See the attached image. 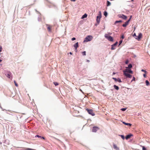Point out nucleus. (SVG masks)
Returning <instances> with one entry per match:
<instances>
[{"label":"nucleus","instance_id":"nucleus-1","mask_svg":"<svg viewBox=\"0 0 150 150\" xmlns=\"http://www.w3.org/2000/svg\"><path fill=\"white\" fill-rule=\"evenodd\" d=\"M93 38V37L92 36L88 35L85 38L83 42L90 41L92 40Z\"/></svg>","mask_w":150,"mask_h":150},{"label":"nucleus","instance_id":"nucleus-2","mask_svg":"<svg viewBox=\"0 0 150 150\" xmlns=\"http://www.w3.org/2000/svg\"><path fill=\"white\" fill-rule=\"evenodd\" d=\"M105 36L106 38L108 40L110 41H113V39L112 37L108 35L105 34Z\"/></svg>","mask_w":150,"mask_h":150},{"label":"nucleus","instance_id":"nucleus-3","mask_svg":"<svg viewBox=\"0 0 150 150\" xmlns=\"http://www.w3.org/2000/svg\"><path fill=\"white\" fill-rule=\"evenodd\" d=\"M86 110L88 112V113L93 116L95 115V114L93 112V110L92 109L89 110L88 108H86Z\"/></svg>","mask_w":150,"mask_h":150},{"label":"nucleus","instance_id":"nucleus-4","mask_svg":"<svg viewBox=\"0 0 150 150\" xmlns=\"http://www.w3.org/2000/svg\"><path fill=\"white\" fill-rule=\"evenodd\" d=\"M123 72H125L126 73H129L131 74H132L133 73V72L130 69L128 68H127Z\"/></svg>","mask_w":150,"mask_h":150},{"label":"nucleus","instance_id":"nucleus-5","mask_svg":"<svg viewBox=\"0 0 150 150\" xmlns=\"http://www.w3.org/2000/svg\"><path fill=\"white\" fill-rule=\"evenodd\" d=\"M99 129V128L96 126L93 127L92 131L93 132H96Z\"/></svg>","mask_w":150,"mask_h":150},{"label":"nucleus","instance_id":"nucleus-6","mask_svg":"<svg viewBox=\"0 0 150 150\" xmlns=\"http://www.w3.org/2000/svg\"><path fill=\"white\" fill-rule=\"evenodd\" d=\"M119 18H122L124 20H126L127 18V16L124 15L123 14H120L118 16Z\"/></svg>","mask_w":150,"mask_h":150},{"label":"nucleus","instance_id":"nucleus-7","mask_svg":"<svg viewBox=\"0 0 150 150\" xmlns=\"http://www.w3.org/2000/svg\"><path fill=\"white\" fill-rule=\"evenodd\" d=\"M124 74L127 78H131L132 77V75L130 74H129L125 73V72H123Z\"/></svg>","mask_w":150,"mask_h":150},{"label":"nucleus","instance_id":"nucleus-8","mask_svg":"<svg viewBox=\"0 0 150 150\" xmlns=\"http://www.w3.org/2000/svg\"><path fill=\"white\" fill-rule=\"evenodd\" d=\"M142 35L141 33H140L139 34L138 36H137V37L135 38L136 39L139 40H140L141 38H142Z\"/></svg>","mask_w":150,"mask_h":150},{"label":"nucleus","instance_id":"nucleus-9","mask_svg":"<svg viewBox=\"0 0 150 150\" xmlns=\"http://www.w3.org/2000/svg\"><path fill=\"white\" fill-rule=\"evenodd\" d=\"M100 18H101L99 16H97V17L96 21H97L98 24L99 23Z\"/></svg>","mask_w":150,"mask_h":150},{"label":"nucleus","instance_id":"nucleus-10","mask_svg":"<svg viewBox=\"0 0 150 150\" xmlns=\"http://www.w3.org/2000/svg\"><path fill=\"white\" fill-rule=\"evenodd\" d=\"M47 29L49 32H50L51 30L52 26L49 25H47Z\"/></svg>","mask_w":150,"mask_h":150},{"label":"nucleus","instance_id":"nucleus-11","mask_svg":"<svg viewBox=\"0 0 150 150\" xmlns=\"http://www.w3.org/2000/svg\"><path fill=\"white\" fill-rule=\"evenodd\" d=\"M132 136L133 135L132 134H129L127 135L126 137L125 138L126 139H128Z\"/></svg>","mask_w":150,"mask_h":150},{"label":"nucleus","instance_id":"nucleus-12","mask_svg":"<svg viewBox=\"0 0 150 150\" xmlns=\"http://www.w3.org/2000/svg\"><path fill=\"white\" fill-rule=\"evenodd\" d=\"M78 47H79V45H78V42H76L74 45V47L76 49V50L77 48Z\"/></svg>","mask_w":150,"mask_h":150},{"label":"nucleus","instance_id":"nucleus-13","mask_svg":"<svg viewBox=\"0 0 150 150\" xmlns=\"http://www.w3.org/2000/svg\"><path fill=\"white\" fill-rule=\"evenodd\" d=\"M128 24V21H126L124 24H123L122 26L124 27H126Z\"/></svg>","mask_w":150,"mask_h":150},{"label":"nucleus","instance_id":"nucleus-14","mask_svg":"<svg viewBox=\"0 0 150 150\" xmlns=\"http://www.w3.org/2000/svg\"><path fill=\"white\" fill-rule=\"evenodd\" d=\"M113 148H114L116 150H118V149H119V148L117 147V145L115 144H114L113 145Z\"/></svg>","mask_w":150,"mask_h":150},{"label":"nucleus","instance_id":"nucleus-15","mask_svg":"<svg viewBox=\"0 0 150 150\" xmlns=\"http://www.w3.org/2000/svg\"><path fill=\"white\" fill-rule=\"evenodd\" d=\"M87 15L86 13L84 15H83L82 17V18H84L87 17Z\"/></svg>","mask_w":150,"mask_h":150},{"label":"nucleus","instance_id":"nucleus-16","mask_svg":"<svg viewBox=\"0 0 150 150\" xmlns=\"http://www.w3.org/2000/svg\"><path fill=\"white\" fill-rule=\"evenodd\" d=\"M111 46V50H114L115 49V46H114L113 45H112Z\"/></svg>","mask_w":150,"mask_h":150},{"label":"nucleus","instance_id":"nucleus-17","mask_svg":"<svg viewBox=\"0 0 150 150\" xmlns=\"http://www.w3.org/2000/svg\"><path fill=\"white\" fill-rule=\"evenodd\" d=\"M114 88L117 90H118L119 89V88L118 86H116L115 85L114 86Z\"/></svg>","mask_w":150,"mask_h":150},{"label":"nucleus","instance_id":"nucleus-18","mask_svg":"<svg viewBox=\"0 0 150 150\" xmlns=\"http://www.w3.org/2000/svg\"><path fill=\"white\" fill-rule=\"evenodd\" d=\"M123 123L124 124H125L126 125H129V126H131L132 125L130 123H126L125 122H123Z\"/></svg>","mask_w":150,"mask_h":150},{"label":"nucleus","instance_id":"nucleus-19","mask_svg":"<svg viewBox=\"0 0 150 150\" xmlns=\"http://www.w3.org/2000/svg\"><path fill=\"white\" fill-rule=\"evenodd\" d=\"M145 82H146V86H148L149 85V81H148L147 80H146Z\"/></svg>","mask_w":150,"mask_h":150},{"label":"nucleus","instance_id":"nucleus-20","mask_svg":"<svg viewBox=\"0 0 150 150\" xmlns=\"http://www.w3.org/2000/svg\"><path fill=\"white\" fill-rule=\"evenodd\" d=\"M132 67V64H130L128 65V67H127V68L128 69H130Z\"/></svg>","mask_w":150,"mask_h":150},{"label":"nucleus","instance_id":"nucleus-21","mask_svg":"<svg viewBox=\"0 0 150 150\" xmlns=\"http://www.w3.org/2000/svg\"><path fill=\"white\" fill-rule=\"evenodd\" d=\"M110 5H111V3H110V2L108 1H107V6H110Z\"/></svg>","mask_w":150,"mask_h":150},{"label":"nucleus","instance_id":"nucleus-22","mask_svg":"<svg viewBox=\"0 0 150 150\" xmlns=\"http://www.w3.org/2000/svg\"><path fill=\"white\" fill-rule=\"evenodd\" d=\"M122 22V21L120 20V21H116L115 22V23L116 24L118 23H121Z\"/></svg>","mask_w":150,"mask_h":150},{"label":"nucleus","instance_id":"nucleus-23","mask_svg":"<svg viewBox=\"0 0 150 150\" xmlns=\"http://www.w3.org/2000/svg\"><path fill=\"white\" fill-rule=\"evenodd\" d=\"M53 83L55 86H58L59 85V83L57 82H54Z\"/></svg>","mask_w":150,"mask_h":150},{"label":"nucleus","instance_id":"nucleus-24","mask_svg":"<svg viewBox=\"0 0 150 150\" xmlns=\"http://www.w3.org/2000/svg\"><path fill=\"white\" fill-rule=\"evenodd\" d=\"M117 81H118L120 83L122 82L121 79L119 78H117Z\"/></svg>","mask_w":150,"mask_h":150},{"label":"nucleus","instance_id":"nucleus-25","mask_svg":"<svg viewBox=\"0 0 150 150\" xmlns=\"http://www.w3.org/2000/svg\"><path fill=\"white\" fill-rule=\"evenodd\" d=\"M82 54L83 55H86V52L84 51L82 52Z\"/></svg>","mask_w":150,"mask_h":150},{"label":"nucleus","instance_id":"nucleus-26","mask_svg":"<svg viewBox=\"0 0 150 150\" xmlns=\"http://www.w3.org/2000/svg\"><path fill=\"white\" fill-rule=\"evenodd\" d=\"M14 83H15V86H17V87H18V84L17 83L16 81H14Z\"/></svg>","mask_w":150,"mask_h":150},{"label":"nucleus","instance_id":"nucleus-27","mask_svg":"<svg viewBox=\"0 0 150 150\" xmlns=\"http://www.w3.org/2000/svg\"><path fill=\"white\" fill-rule=\"evenodd\" d=\"M104 15L105 16H106L107 15V13L106 11H105L104 13Z\"/></svg>","mask_w":150,"mask_h":150},{"label":"nucleus","instance_id":"nucleus-28","mask_svg":"<svg viewBox=\"0 0 150 150\" xmlns=\"http://www.w3.org/2000/svg\"><path fill=\"white\" fill-rule=\"evenodd\" d=\"M142 150H147L146 148L144 147V146H142Z\"/></svg>","mask_w":150,"mask_h":150},{"label":"nucleus","instance_id":"nucleus-29","mask_svg":"<svg viewBox=\"0 0 150 150\" xmlns=\"http://www.w3.org/2000/svg\"><path fill=\"white\" fill-rule=\"evenodd\" d=\"M112 79H114L115 81H117V79H116V78H114V77H113L112 78Z\"/></svg>","mask_w":150,"mask_h":150},{"label":"nucleus","instance_id":"nucleus-30","mask_svg":"<svg viewBox=\"0 0 150 150\" xmlns=\"http://www.w3.org/2000/svg\"><path fill=\"white\" fill-rule=\"evenodd\" d=\"M141 71H142L144 72L145 74L147 73V71L146 70H144L143 69H142L141 70Z\"/></svg>","mask_w":150,"mask_h":150},{"label":"nucleus","instance_id":"nucleus-31","mask_svg":"<svg viewBox=\"0 0 150 150\" xmlns=\"http://www.w3.org/2000/svg\"><path fill=\"white\" fill-rule=\"evenodd\" d=\"M117 43H118L117 42H115V43L114 44H113V45L114 46H115L117 45Z\"/></svg>","mask_w":150,"mask_h":150},{"label":"nucleus","instance_id":"nucleus-32","mask_svg":"<svg viewBox=\"0 0 150 150\" xmlns=\"http://www.w3.org/2000/svg\"><path fill=\"white\" fill-rule=\"evenodd\" d=\"M121 137L122 139H125L124 136L123 135H121Z\"/></svg>","mask_w":150,"mask_h":150},{"label":"nucleus","instance_id":"nucleus-33","mask_svg":"<svg viewBox=\"0 0 150 150\" xmlns=\"http://www.w3.org/2000/svg\"><path fill=\"white\" fill-rule=\"evenodd\" d=\"M126 108H122L121 109V110L122 111H125L126 110Z\"/></svg>","mask_w":150,"mask_h":150},{"label":"nucleus","instance_id":"nucleus-34","mask_svg":"<svg viewBox=\"0 0 150 150\" xmlns=\"http://www.w3.org/2000/svg\"><path fill=\"white\" fill-rule=\"evenodd\" d=\"M135 78L134 77H133V79H132V81H135Z\"/></svg>","mask_w":150,"mask_h":150},{"label":"nucleus","instance_id":"nucleus-35","mask_svg":"<svg viewBox=\"0 0 150 150\" xmlns=\"http://www.w3.org/2000/svg\"><path fill=\"white\" fill-rule=\"evenodd\" d=\"M122 40H121L120 41L119 45H120L122 42Z\"/></svg>","mask_w":150,"mask_h":150},{"label":"nucleus","instance_id":"nucleus-36","mask_svg":"<svg viewBox=\"0 0 150 150\" xmlns=\"http://www.w3.org/2000/svg\"><path fill=\"white\" fill-rule=\"evenodd\" d=\"M7 76L8 78H10V74H7Z\"/></svg>","mask_w":150,"mask_h":150},{"label":"nucleus","instance_id":"nucleus-37","mask_svg":"<svg viewBox=\"0 0 150 150\" xmlns=\"http://www.w3.org/2000/svg\"><path fill=\"white\" fill-rule=\"evenodd\" d=\"M76 40V38H73L71 39V40L72 41H74Z\"/></svg>","mask_w":150,"mask_h":150},{"label":"nucleus","instance_id":"nucleus-38","mask_svg":"<svg viewBox=\"0 0 150 150\" xmlns=\"http://www.w3.org/2000/svg\"><path fill=\"white\" fill-rule=\"evenodd\" d=\"M125 64H127L129 63V61L128 60H126V61H125Z\"/></svg>","mask_w":150,"mask_h":150},{"label":"nucleus","instance_id":"nucleus-39","mask_svg":"<svg viewBox=\"0 0 150 150\" xmlns=\"http://www.w3.org/2000/svg\"><path fill=\"white\" fill-rule=\"evenodd\" d=\"M2 50V47L1 46H0V52H1V51Z\"/></svg>","mask_w":150,"mask_h":150},{"label":"nucleus","instance_id":"nucleus-40","mask_svg":"<svg viewBox=\"0 0 150 150\" xmlns=\"http://www.w3.org/2000/svg\"><path fill=\"white\" fill-rule=\"evenodd\" d=\"M40 137V138L41 137L39 136V135H37L36 136H35V137Z\"/></svg>","mask_w":150,"mask_h":150},{"label":"nucleus","instance_id":"nucleus-41","mask_svg":"<svg viewBox=\"0 0 150 150\" xmlns=\"http://www.w3.org/2000/svg\"><path fill=\"white\" fill-rule=\"evenodd\" d=\"M143 76L144 77H146V75L145 74H143Z\"/></svg>","mask_w":150,"mask_h":150},{"label":"nucleus","instance_id":"nucleus-42","mask_svg":"<svg viewBox=\"0 0 150 150\" xmlns=\"http://www.w3.org/2000/svg\"><path fill=\"white\" fill-rule=\"evenodd\" d=\"M133 36H135L136 37H137V36L136 35V34L135 33H134V35H133Z\"/></svg>","mask_w":150,"mask_h":150},{"label":"nucleus","instance_id":"nucleus-43","mask_svg":"<svg viewBox=\"0 0 150 150\" xmlns=\"http://www.w3.org/2000/svg\"><path fill=\"white\" fill-rule=\"evenodd\" d=\"M121 38H122V39H124V35H122V37H121Z\"/></svg>","mask_w":150,"mask_h":150},{"label":"nucleus","instance_id":"nucleus-44","mask_svg":"<svg viewBox=\"0 0 150 150\" xmlns=\"http://www.w3.org/2000/svg\"><path fill=\"white\" fill-rule=\"evenodd\" d=\"M130 19H131V18H130L127 21H128V23H129V22Z\"/></svg>","mask_w":150,"mask_h":150},{"label":"nucleus","instance_id":"nucleus-45","mask_svg":"<svg viewBox=\"0 0 150 150\" xmlns=\"http://www.w3.org/2000/svg\"><path fill=\"white\" fill-rule=\"evenodd\" d=\"M71 1L74 2L76 0H71Z\"/></svg>","mask_w":150,"mask_h":150},{"label":"nucleus","instance_id":"nucleus-46","mask_svg":"<svg viewBox=\"0 0 150 150\" xmlns=\"http://www.w3.org/2000/svg\"><path fill=\"white\" fill-rule=\"evenodd\" d=\"M41 138H42L43 139H45V138L44 137H41Z\"/></svg>","mask_w":150,"mask_h":150},{"label":"nucleus","instance_id":"nucleus-47","mask_svg":"<svg viewBox=\"0 0 150 150\" xmlns=\"http://www.w3.org/2000/svg\"><path fill=\"white\" fill-rule=\"evenodd\" d=\"M115 74V72H113V74H113V75H114V74Z\"/></svg>","mask_w":150,"mask_h":150},{"label":"nucleus","instance_id":"nucleus-48","mask_svg":"<svg viewBox=\"0 0 150 150\" xmlns=\"http://www.w3.org/2000/svg\"><path fill=\"white\" fill-rule=\"evenodd\" d=\"M69 53H70V54H72V53H71V52H70Z\"/></svg>","mask_w":150,"mask_h":150},{"label":"nucleus","instance_id":"nucleus-49","mask_svg":"<svg viewBox=\"0 0 150 150\" xmlns=\"http://www.w3.org/2000/svg\"><path fill=\"white\" fill-rule=\"evenodd\" d=\"M108 34L109 35H111V33H108Z\"/></svg>","mask_w":150,"mask_h":150},{"label":"nucleus","instance_id":"nucleus-50","mask_svg":"<svg viewBox=\"0 0 150 150\" xmlns=\"http://www.w3.org/2000/svg\"><path fill=\"white\" fill-rule=\"evenodd\" d=\"M2 61L0 59V62Z\"/></svg>","mask_w":150,"mask_h":150},{"label":"nucleus","instance_id":"nucleus-51","mask_svg":"<svg viewBox=\"0 0 150 150\" xmlns=\"http://www.w3.org/2000/svg\"><path fill=\"white\" fill-rule=\"evenodd\" d=\"M55 138V139H57V140H59L58 139H56V138Z\"/></svg>","mask_w":150,"mask_h":150},{"label":"nucleus","instance_id":"nucleus-52","mask_svg":"<svg viewBox=\"0 0 150 150\" xmlns=\"http://www.w3.org/2000/svg\"><path fill=\"white\" fill-rule=\"evenodd\" d=\"M132 18V16H130V18Z\"/></svg>","mask_w":150,"mask_h":150},{"label":"nucleus","instance_id":"nucleus-53","mask_svg":"<svg viewBox=\"0 0 150 150\" xmlns=\"http://www.w3.org/2000/svg\"><path fill=\"white\" fill-rule=\"evenodd\" d=\"M87 61L89 62V60H88Z\"/></svg>","mask_w":150,"mask_h":150},{"label":"nucleus","instance_id":"nucleus-54","mask_svg":"<svg viewBox=\"0 0 150 150\" xmlns=\"http://www.w3.org/2000/svg\"><path fill=\"white\" fill-rule=\"evenodd\" d=\"M132 1H133L134 0H131Z\"/></svg>","mask_w":150,"mask_h":150}]
</instances>
